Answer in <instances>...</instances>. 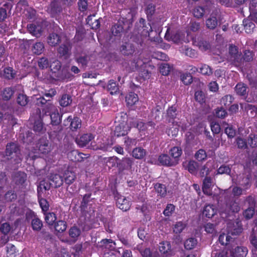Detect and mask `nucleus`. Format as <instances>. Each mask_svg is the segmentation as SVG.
<instances>
[{
	"instance_id": "nucleus-1",
	"label": "nucleus",
	"mask_w": 257,
	"mask_h": 257,
	"mask_svg": "<svg viewBox=\"0 0 257 257\" xmlns=\"http://www.w3.org/2000/svg\"><path fill=\"white\" fill-rule=\"evenodd\" d=\"M5 153L8 160L14 159L17 163L22 160L19 147L14 143H8L7 145Z\"/></svg>"
},
{
	"instance_id": "nucleus-2",
	"label": "nucleus",
	"mask_w": 257,
	"mask_h": 257,
	"mask_svg": "<svg viewBox=\"0 0 257 257\" xmlns=\"http://www.w3.org/2000/svg\"><path fill=\"white\" fill-rule=\"evenodd\" d=\"M132 23L131 19H127L124 18H120L117 22L112 27L111 29L112 34L114 36H120L124 29L130 28Z\"/></svg>"
},
{
	"instance_id": "nucleus-3",
	"label": "nucleus",
	"mask_w": 257,
	"mask_h": 257,
	"mask_svg": "<svg viewBox=\"0 0 257 257\" xmlns=\"http://www.w3.org/2000/svg\"><path fill=\"white\" fill-rule=\"evenodd\" d=\"M240 210V207L237 202L231 200L222 206L220 210L222 218H227L233 213H237Z\"/></svg>"
},
{
	"instance_id": "nucleus-4",
	"label": "nucleus",
	"mask_w": 257,
	"mask_h": 257,
	"mask_svg": "<svg viewBox=\"0 0 257 257\" xmlns=\"http://www.w3.org/2000/svg\"><path fill=\"white\" fill-rule=\"evenodd\" d=\"M228 61L236 66H239L242 63V56L241 53H239L237 48L233 45H230L229 47L228 55L227 56Z\"/></svg>"
},
{
	"instance_id": "nucleus-5",
	"label": "nucleus",
	"mask_w": 257,
	"mask_h": 257,
	"mask_svg": "<svg viewBox=\"0 0 257 257\" xmlns=\"http://www.w3.org/2000/svg\"><path fill=\"white\" fill-rule=\"evenodd\" d=\"M250 177L248 174H240L236 176L232 177V182L235 184L240 186L246 189L250 186Z\"/></svg>"
},
{
	"instance_id": "nucleus-6",
	"label": "nucleus",
	"mask_w": 257,
	"mask_h": 257,
	"mask_svg": "<svg viewBox=\"0 0 257 257\" xmlns=\"http://www.w3.org/2000/svg\"><path fill=\"white\" fill-rule=\"evenodd\" d=\"M132 125L137 127L140 131L152 133L155 128V124L152 121L144 123L142 121L135 120L132 122Z\"/></svg>"
},
{
	"instance_id": "nucleus-7",
	"label": "nucleus",
	"mask_w": 257,
	"mask_h": 257,
	"mask_svg": "<svg viewBox=\"0 0 257 257\" xmlns=\"http://www.w3.org/2000/svg\"><path fill=\"white\" fill-rule=\"evenodd\" d=\"M228 233H222L219 236V241L222 245H227L230 242L232 241L233 240V238L231 237L229 234L231 233V234H238L240 232H241V228H235L233 230L232 229L228 227Z\"/></svg>"
},
{
	"instance_id": "nucleus-8",
	"label": "nucleus",
	"mask_w": 257,
	"mask_h": 257,
	"mask_svg": "<svg viewBox=\"0 0 257 257\" xmlns=\"http://www.w3.org/2000/svg\"><path fill=\"white\" fill-rule=\"evenodd\" d=\"M72 45L69 42H66L61 45L57 49L60 58L67 59L71 55Z\"/></svg>"
},
{
	"instance_id": "nucleus-9",
	"label": "nucleus",
	"mask_w": 257,
	"mask_h": 257,
	"mask_svg": "<svg viewBox=\"0 0 257 257\" xmlns=\"http://www.w3.org/2000/svg\"><path fill=\"white\" fill-rule=\"evenodd\" d=\"M139 25L140 27L139 31L141 34L145 37H149L150 32L152 31V27L150 23H147L144 19L141 18Z\"/></svg>"
},
{
	"instance_id": "nucleus-10",
	"label": "nucleus",
	"mask_w": 257,
	"mask_h": 257,
	"mask_svg": "<svg viewBox=\"0 0 257 257\" xmlns=\"http://www.w3.org/2000/svg\"><path fill=\"white\" fill-rule=\"evenodd\" d=\"M37 148L40 153L46 154L51 151V146L49 141L46 138H42L39 140L37 144Z\"/></svg>"
},
{
	"instance_id": "nucleus-11",
	"label": "nucleus",
	"mask_w": 257,
	"mask_h": 257,
	"mask_svg": "<svg viewBox=\"0 0 257 257\" xmlns=\"http://www.w3.org/2000/svg\"><path fill=\"white\" fill-rule=\"evenodd\" d=\"M130 130L128 125L124 121L116 125L114 130V135L117 137L124 136L127 134Z\"/></svg>"
},
{
	"instance_id": "nucleus-12",
	"label": "nucleus",
	"mask_w": 257,
	"mask_h": 257,
	"mask_svg": "<svg viewBox=\"0 0 257 257\" xmlns=\"http://www.w3.org/2000/svg\"><path fill=\"white\" fill-rule=\"evenodd\" d=\"M159 249L163 257H169L173 255L171 244L167 241L160 243Z\"/></svg>"
},
{
	"instance_id": "nucleus-13",
	"label": "nucleus",
	"mask_w": 257,
	"mask_h": 257,
	"mask_svg": "<svg viewBox=\"0 0 257 257\" xmlns=\"http://www.w3.org/2000/svg\"><path fill=\"white\" fill-rule=\"evenodd\" d=\"M67 157L73 162H81L88 156L86 154L79 152L77 150H72L68 153Z\"/></svg>"
},
{
	"instance_id": "nucleus-14",
	"label": "nucleus",
	"mask_w": 257,
	"mask_h": 257,
	"mask_svg": "<svg viewBox=\"0 0 257 257\" xmlns=\"http://www.w3.org/2000/svg\"><path fill=\"white\" fill-rule=\"evenodd\" d=\"M132 164V159L128 158H123L117 165L119 173H123L124 171L130 170Z\"/></svg>"
},
{
	"instance_id": "nucleus-15",
	"label": "nucleus",
	"mask_w": 257,
	"mask_h": 257,
	"mask_svg": "<svg viewBox=\"0 0 257 257\" xmlns=\"http://www.w3.org/2000/svg\"><path fill=\"white\" fill-rule=\"evenodd\" d=\"M117 206L122 211L128 210L131 206L130 201L125 197L120 196L116 200Z\"/></svg>"
},
{
	"instance_id": "nucleus-16",
	"label": "nucleus",
	"mask_w": 257,
	"mask_h": 257,
	"mask_svg": "<svg viewBox=\"0 0 257 257\" xmlns=\"http://www.w3.org/2000/svg\"><path fill=\"white\" fill-rule=\"evenodd\" d=\"M120 51L123 55L131 56L135 52V47L133 44L130 42H125L120 46Z\"/></svg>"
},
{
	"instance_id": "nucleus-17",
	"label": "nucleus",
	"mask_w": 257,
	"mask_h": 257,
	"mask_svg": "<svg viewBox=\"0 0 257 257\" xmlns=\"http://www.w3.org/2000/svg\"><path fill=\"white\" fill-rule=\"evenodd\" d=\"M159 163L163 166H173L178 164V161L173 160L167 154H162L158 158Z\"/></svg>"
},
{
	"instance_id": "nucleus-18",
	"label": "nucleus",
	"mask_w": 257,
	"mask_h": 257,
	"mask_svg": "<svg viewBox=\"0 0 257 257\" xmlns=\"http://www.w3.org/2000/svg\"><path fill=\"white\" fill-rule=\"evenodd\" d=\"M94 136L91 134H84L75 139L76 144L80 147L86 146L92 139Z\"/></svg>"
},
{
	"instance_id": "nucleus-19",
	"label": "nucleus",
	"mask_w": 257,
	"mask_h": 257,
	"mask_svg": "<svg viewBox=\"0 0 257 257\" xmlns=\"http://www.w3.org/2000/svg\"><path fill=\"white\" fill-rule=\"evenodd\" d=\"M70 122V126L72 131H76L78 128H80L81 125V121L77 117H75L73 119L71 116H68L66 120L64 121L65 125H68Z\"/></svg>"
},
{
	"instance_id": "nucleus-20",
	"label": "nucleus",
	"mask_w": 257,
	"mask_h": 257,
	"mask_svg": "<svg viewBox=\"0 0 257 257\" xmlns=\"http://www.w3.org/2000/svg\"><path fill=\"white\" fill-rule=\"evenodd\" d=\"M27 29L30 34L36 37H40L43 32L42 27L41 25L29 24L27 25Z\"/></svg>"
},
{
	"instance_id": "nucleus-21",
	"label": "nucleus",
	"mask_w": 257,
	"mask_h": 257,
	"mask_svg": "<svg viewBox=\"0 0 257 257\" xmlns=\"http://www.w3.org/2000/svg\"><path fill=\"white\" fill-rule=\"evenodd\" d=\"M248 253V249L244 246H238L231 251L233 257H245Z\"/></svg>"
},
{
	"instance_id": "nucleus-22",
	"label": "nucleus",
	"mask_w": 257,
	"mask_h": 257,
	"mask_svg": "<svg viewBox=\"0 0 257 257\" xmlns=\"http://www.w3.org/2000/svg\"><path fill=\"white\" fill-rule=\"evenodd\" d=\"M51 112L49 114L51 119V123L54 125H57L60 122L61 118L58 111L53 105L50 106Z\"/></svg>"
},
{
	"instance_id": "nucleus-23",
	"label": "nucleus",
	"mask_w": 257,
	"mask_h": 257,
	"mask_svg": "<svg viewBox=\"0 0 257 257\" xmlns=\"http://www.w3.org/2000/svg\"><path fill=\"white\" fill-rule=\"evenodd\" d=\"M12 179L16 184L22 185L27 180V175L23 172H17L13 174Z\"/></svg>"
},
{
	"instance_id": "nucleus-24",
	"label": "nucleus",
	"mask_w": 257,
	"mask_h": 257,
	"mask_svg": "<svg viewBox=\"0 0 257 257\" xmlns=\"http://www.w3.org/2000/svg\"><path fill=\"white\" fill-rule=\"evenodd\" d=\"M74 59L81 67L85 68L90 60V57L85 54H76L75 55Z\"/></svg>"
},
{
	"instance_id": "nucleus-25",
	"label": "nucleus",
	"mask_w": 257,
	"mask_h": 257,
	"mask_svg": "<svg viewBox=\"0 0 257 257\" xmlns=\"http://www.w3.org/2000/svg\"><path fill=\"white\" fill-rule=\"evenodd\" d=\"M240 104L241 108L242 109H244L251 117H254L256 115L257 108L255 106L246 102L240 103Z\"/></svg>"
},
{
	"instance_id": "nucleus-26",
	"label": "nucleus",
	"mask_w": 257,
	"mask_h": 257,
	"mask_svg": "<svg viewBox=\"0 0 257 257\" xmlns=\"http://www.w3.org/2000/svg\"><path fill=\"white\" fill-rule=\"evenodd\" d=\"M47 11L52 17H54L62 11V8L57 3L53 2L50 4Z\"/></svg>"
},
{
	"instance_id": "nucleus-27",
	"label": "nucleus",
	"mask_w": 257,
	"mask_h": 257,
	"mask_svg": "<svg viewBox=\"0 0 257 257\" xmlns=\"http://www.w3.org/2000/svg\"><path fill=\"white\" fill-rule=\"evenodd\" d=\"M60 42V36L55 33H52L50 34L47 38V43L52 47L57 46Z\"/></svg>"
},
{
	"instance_id": "nucleus-28",
	"label": "nucleus",
	"mask_w": 257,
	"mask_h": 257,
	"mask_svg": "<svg viewBox=\"0 0 257 257\" xmlns=\"http://www.w3.org/2000/svg\"><path fill=\"white\" fill-rule=\"evenodd\" d=\"M51 186V183L48 182L45 180H43L40 181L37 188L38 196L39 197L41 196L43 191L49 190L50 189Z\"/></svg>"
},
{
	"instance_id": "nucleus-29",
	"label": "nucleus",
	"mask_w": 257,
	"mask_h": 257,
	"mask_svg": "<svg viewBox=\"0 0 257 257\" xmlns=\"http://www.w3.org/2000/svg\"><path fill=\"white\" fill-rule=\"evenodd\" d=\"M13 5L11 3H5L0 8V22L4 21L7 17V11H10L12 8Z\"/></svg>"
},
{
	"instance_id": "nucleus-30",
	"label": "nucleus",
	"mask_w": 257,
	"mask_h": 257,
	"mask_svg": "<svg viewBox=\"0 0 257 257\" xmlns=\"http://www.w3.org/2000/svg\"><path fill=\"white\" fill-rule=\"evenodd\" d=\"M112 145V143L111 141H109L108 139L103 140V142H98L97 147L95 148H93L94 150H100L104 152L107 151Z\"/></svg>"
},
{
	"instance_id": "nucleus-31",
	"label": "nucleus",
	"mask_w": 257,
	"mask_h": 257,
	"mask_svg": "<svg viewBox=\"0 0 257 257\" xmlns=\"http://www.w3.org/2000/svg\"><path fill=\"white\" fill-rule=\"evenodd\" d=\"M50 180L52 181V186L55 188L60 187L63 184L62 177L58 174H52L50 176Z\"/></svg>"
},
{
	"instance_id": "nucleus-32",
	"label": "nucleus",
	"mask_w": 257,
	"mask_h": 257,
	"mask_svg": "<svg viewBox=\"0 0 257 257\" xmlns=\"http://www.w3.org/2000/svg\"><path fill=\"white\" fill-rule=\"evenodd\" d=\"M44 44L41 42H37L33 44L31 50L34 54L39 55L44 52Z\"/></svg>"
},
{
	"instance_id": "nucleus-33",
	"label": "nucleus",
	"mask_w": 257,
	"mask_h": 257,
	"mask_svg": "<svg viewBox=\"0 0 257 257\" xmlns=\"http://www.w3.org/2000/svg\"><path fill=\"white\" fill-rule=\"evenodd\" d=\"M198 243L195 237H191L187 239L184 242V247L186 249L190 250L195 247Z\"/></svg>"
},
{
	"instance_id": "nucleus-34",
	"label": "nucleus",
	"mask_w": 257,
	"mask_h": 257,
	"mask_svg": "<svg viewBox=\"0 0 257 257\" xmlns=\"http://www.w3.org/2000/svg\"><path fill=\"white\" fill-rule=\"evenodd\" d=\"M139 100L138 95L134 92H130L125 97V101L128 106H133Z\"/></svg>"
},
{
	"instance_id": "nucleus-35",
	"label": "nucleus",
	"mask_w": 257,
	"mask_h": 257,
	"mask_svg": "<svg viewBox=\"0 0 257 257\" xmlns=\"http://www.w3.org/2000/svg\"><path fill=\"white\" fill-rule=\"evenodd\" d=\"M216 213V210L213 205H207L204 208L203 214L205 216L211 218Z\"/></svg>"
},
{
	"instance_id": "nucleus-36",
	"label": "nucleus",
	"mask_w": 257,
	"mask_h": 257,
	"mask_svg": "<svg viewBox=\"0 0 257 257\" xmlns=\"http://www.w3.org/2000/svg\"><path fill=\"white\" fill-rule=\"evenodd\" d=\"M231 172V168L230 165L225 164L221 165L217 170V174H226L232 177Z\"/></svg>"
},
{
	"instance_id": "nucleus-37",
	"label": "nucleus",
	"mask_w": 257,
	"mask_h": 257,
	"mask_svg": "<svg viewBox=\"0 0 257 257\" xmlns=\"http://www.w3.org/2000/svg\"><path fill=\"white\" fill-rule=\"evenodd\" d=\"M186 224L182 221L177 222L173 227L174 233L176 234H180L185 229Z\"/></svg>"
},
{
	"instance_id": "nucleus-38",
	"label": "nucleus",
	"mask_w": 257,
	"mask_h": 257,
	"mask_svg": "<svg viewBox=\"0 0 257 257\" xmlns=\"http://www.w3.org/2000/svg\"><path fill=\"white\" fill-rule=\"evenodd\" d=\"M167 117L169 121L172 122L178 115V113L175 107L171 106L167 110Z\"/></svg>"
},
{
	"instance_id": "nucleus-39",
	"label": "nucleus",
	"mask_w": 257,
	"mask_h": 257,
	"mask_svg": "<svg viewBox=\"0 0 257 257\" xmlns=\"http://www.w3.org/2000/svg\"><path fill=\"white\" fill-rule=\"evenodd\" d=\"M249 239L252 246V254L255 255L257 252V235L252 233L250 234Z\"/></svg>"
},
{
	"instance_id": "nucleus-40",
	"label": "nucleus",
	"mask_w": 257,
	"mask_h": 257,
	"mask_svg": "<svg viewBox=\"0 0 257 257\" xmlns=\"http://www.w3.org/2000/svg\"><path fill=\"white\" fill-rule=\"evenodd\" d=\"M235 90L236 93L240 96H245L247 94V87L243 83L237 84L235 87Z\"/></svg>"
},
{
	"instance_id": "nucleus-41",
	"label": "nucleus",
	"mask_w": 257,
	"mask_h": 257,
	"mask_svg": "<svg viewBox=\"0 0 257 257\" xmlns=\"http://www.w3.org/2000/svg\"><path fill=\"white\" fill-rule=\"evenodd\" d=\"M170 153L173 158V160H176L178 161V158L182 154V150L178 147H174L170 150Z\"/></svg>"
},
{
	"instance_id": "nucleus-42",
	"label": "nucleus",
	"mask_w": 257,
	"mask_h": 257,
	"mask_svg": "<svg viewBox=\"0 0 257 257\" xmlns=\"http://www.w3.org/2000/svg\"><path fill=\"white\" fill-rule=\"evenodd\" d=\"M72 102V99L70 95L67 94H63L59 100V104L63 107L69 105Z\"/></svg>"
},
{
	"instance_id": "nucleus-43",
	"label": "nucleus",
	"mask_w": 257,
	"mask_h": 257,
	"mask_svg": "<svg viewBox=\"0 0 257 257\" xmlns=\"http://www.w3.org/2000/svg\"><path fill=\"white\" fill-rule=\"evenodd\" d=\"M133 156L137 159H141L146 155V151L141 148H137L133 151Z\"/></svg>"
},
{
	"instance_id": "nucleus-44",
	"label": "nucleus",
	"mask_w": 257,
	"mask_h": 257,
	"mask_svg": "<svg viewBox=\"0 0 257 257\" xmlns=\"http://www.w3.org/2000/svg\"><path fill=\"white\" fill-rule=\"evenodd\" d=\"M244 28L245 32L248 34L252 33L255 28L254 24L250 20H246L243 21Z\"/></svg>"
},
{
	"instance_id": "nucleus-45",
	"label": "nucleus",
	"mask_w": 257,
	"mask_h": 257,
	"mask_svg": "<svg viewBox=\"0 0 257 257\" xmlns=\"http://www.w3.org/2000/svg\"><path fill=\"white\" fill-rule=\"evenodd\" d=\"M207 154L206 151L203 149H200L195 154V158L199 162H202L206 160Z\"/></svg>"
},
{
	"instance_id": "nucleus-46",
	"label": "nucleus",
	"mask_w": 257,
	"mask_h": 257,
	"mask_svg": "<svg viewBox=\"0 0 257 257\" xmlns=\"http://www.w3.org/2000/svg\"><path fill=\"white\" fill-rule=\"evenodd\" d=\"M155 189L161 197H165L167 194V190L165 185L157 183L155 185Z\"/></svg>"
},
{
	"instance_id": "nucleus-47",
	"label": "nucleus",
	"mask_w": 257,
	"mask_h": 257,
	"mask_svg": "<svg viewBox=\"0 0 257 257\" xmlns=\"http://www.w3.org/2000/svg\"><path fill=\"white\" fill-rule=\"evenodd\" d=\"M172 67L169 64L163 63L160 65V72L163 75H167L169 74Z\"/></svg>"
},
{
	"instance_id": "nucleus-48",
	"label": "nucleus",
	"mask_w": 257,
	"mask_h": 257,
	"mask_svg": "<svg viewBox=\"0 0 257 257\" xmlns=\"http://www.w3.org/2000/svg\"><path fill=\"white\" fill-rule=\"evenodd\" d=\"M31 225L34 230L39 231L43 226V223L39 218L35 217L32 220Z\"/></svg>"
},
{
	"instance_id": "nucleus-49",
	"label": "nucleus",
	"mask_w": 257,
	"mask_h": 257,
	"mask_svg": "<svg viewBox=\"0 0 257 257\" xmlns=\"http://www.w3.org/2000/svg\"><path fill=\"white\" fill-rule=\"evenodd\" d=\"M107 88L111 94H116L118 91V87L113 80L109 81Z\"/></svg>"
},
{
	"instance_id": "nucleus-50",
	"label": "nucleus",
	"mask_w": 257,
	"mask_h": 257,
	"mask_svg": "<svg viewBox=\"0 0 257 257\" xmlns=\"http://www.w3.org/2000/svg\"><path fill=\"white\" fill-rule=\"evenodd\" d=\"M45 220L46 223L49 225H53L57 219L55 214L53 212H49L45 213Z\"/></svg>"
},
{
	"instance_id": "nucleus-51",
	"label": "nucleus",
	"mask_w": 257,
	"mask_h": 257,
	"mask_svg": "<svg viewBox=\"0 0 257 257\" xmlns=\"http://www.w3.org/2000/svg\"><path fill=\"white\" fill-rule=\"evenodd\" d=\"M101 243L102 247L110 250H112L115 247V242L110 239H103Z\"/></svg>"
},
{
	"instance_id": "nucleus-52",
	"label": "nucleus",
	"mask_w": 257,
	"mask_h": 257,
	"mask_svg": "<svg viewBox=\"0 0 257 257\" xmlns=\"http://www.w3.org/2000/svg\"><path fill=\"white\" fill-rule=\"evenodd\" d=\"M218 24L216 18L215 17H211L206 21V27L210 29H214Z\"/></svg>"
},
{
	"instance_id": "nucleus-53",
	"label": "nucleus",
	"mask_w": 257,
	"mask_h": 257,
	"mask_svg": "<svg viewBox=\"0 0 257 257\" xmlns=\"http://www.w3.org/2000/svg\"><path fill=\"white\" fill-rule=\"evenodd\" d=\"M198 167V164L195 161H190L187 164V169L191 174H195L197 172Z\"/></svg>"
},
{
	"instance_id": "nucleus-54",
	"label": "nucleus",
	"mask_w": 257,
	"mask_h": 257,
	"mask_svg": "<svg viewBox=\"0 0 257 257\" xmlns=\"http://www.w3.org/2000/svg\"><path fill=\"white\" fill-rule=\"evenodd\" d=\"M67 228L66 222L63 220H59L55 224V229L56 231L59 232L64 231Z\"/></svg>"
},
{
	"instance_id": "nucleus-55",
	"label": "nucleus",
	"mask_w": 257,
	"mask_h": 257,
	"mask_svg": "<svg viewBox=\"0 0 257 257\" xmlns=\"http://www.w3.org/2000/svg\"><path fill=\"white\" fill-rule=\"evenodd\" d=\"M161 107L157 106L154 108L152 111V117L156 120H159L162 116Z\"/></svg>"
},
{
	"instance_id": "nucleus-56",
	"label": "nucleus",
	"mask_w": 257,
	"mask_h": 257,
	"mask_svg": "<svg viewBox=\"0 0 257 257\" xmlns=\"http://www.w3.org/2000/svg\"><path fill=\"white\" fill-rule=\"evenodd\" d=\"M14 93V91L11 87L5 88L3 92L2 96L4 99L6 100H9Z\"/></svg>"
},
{
	"instance_id": "nucleus-57",
	"label": "nucleus",
	"mask_w": 257,
	"mask_h": 257,
	"mask_svg": "<svg viewBox=\"0 0 257 257\" xmlns=\"http://www.w3.org/2000/svg\"><path fill=\"white\" fill-rule=\"evenodd\" d=\"M175 206L172 204H168L165 208L163 214L165 216L170 217L173 213Z\"/></svg>"
},
{
	"instance_id": "nucleus-58",
	"label": "nucleus",
	"mask_w": 257,
	"mask_h": 257,
	"mask_svg": "<svg viewBox=\"0 0 257 257\" xmlns=\"http://www.w3.org/2000/svg\"><path fill=\"white\" fill-rule=\"evenodd\" d=\"M17 102L21 106H25L28 102V98L26 95L20 93L17 97Z\"/></svg>"
},
{
	"instance_id": "nucleus-59",
	"label": "nucleus",
	"mask_w": 257,
	"mask_h": 257,
	"mask_svg": "<svg viewBox=\"0 0 257 257\" xmlns=\"http://www.w3.org/2000/svg\"><path fill=\"white\" fill-rule=\"evenodd\" d=\"M50 67L51 71L55 73L58 71L61 68V63L58 60H54L51 63Z\"/></svg>"
},
{
	"instance_id": "nucleus-60",
	"label": "nucleus",
	"mask_w": 257,
	"mask_h": 257,
	"mask_svg": "<svg viewBox=\"0 0 257 257\" xmlns=\"http://www.w3.org/2000/svg\"><path fill=\"white\" fill-rule=\"evenodd\" d=\"M75 179V175L73 172L67 171L65 173V181L67 184H70Z\"/></svg>"
},
{
	"instance_id": "nucleus-61",
	"label": "nucleus",
	"mask_w": 257,
	"mask_h": 257,
	"mask_svg": "<svg viewBox=\"0 0 257 257\" xmlns=\"http://www.w3.org/2000/svg\"><path fill=\"white\" fill-rule=\"evenodd\" d=\"M233 101V98L232 96L230 95H226L223 97L220 101V103L222 105L225 107L229 106Z\"/></svg>"
},
{
	"instance_id": "nucleus-62",
	"label": "nucleus",
	"mask_w": 257,
	"mask_h": 257,
	"mask_svg": "<svg viewBox=\"0 0 257 257\" xmlns=\"http://www.w3.org/2000/svg\"><path fill=\"white\" fill-rule=\"evenodd\" d=\"M200 72L205 75L209 76L213 73L212 69L208 65L203 64L200 68Z\"/></svg>"
},
{
	"instance_id": "nucleus-63",
	"label": "nucleus",
	"mask_w": 257,
	"mask_h": 257,
	"mask_svg": "<svg viewBox=\"0 0 257 257\" xmlns=\"http://www.w3.org/2000/svg\"><path fill=\"white\" fill-rule=\"evenodd\" d=\"M204 13L205 10L202 7H196L193 10L194 16L197 18H200L202 17Z\"/></svg>"
},
{
	"instance_id": "nucleus-64",
	"label": "nucleus",
	"mask_w": 257,
	"mask_h": 257,
	"mask_svg": "<svg viewBox=\"0 0 257 257\" xmlns=\"http://www.w3.org/2000/svg\"><path fill=\"white\" fill-rule=\"evenodd\" d=\"M248 144L252 148L257 146V135L250 134L248 139Z\"/></svg>"
}]
</instances>
